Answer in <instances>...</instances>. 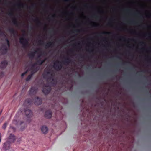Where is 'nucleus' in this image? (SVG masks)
Instances as JSON below:
<instances>
[{"label": "nucleus", "mask_w": 151, "mask_h": 151, "mask_svg": "<svg viewBox=\"0 0 151 151\" xmlns=\"http://www.w3.org/2000/svg\"><path fill=\"white\" fill-rule=\"evenodd\" d=\"M60 63V62L58 60H57L54 62L53 67L55 70L59 71L63 67V65Z\"/></svg>", "instance_id": "obj_3"}, {"label": "nucleus", "mask_w": 151, "mask_h": 151, "mask_svg": "<svg viewBox=\"0 0 151 151\" xmlns=\"http://www.w3.org/2000/svg\"><path fill=\"white\" fill-rule=\"evenodd\" d=\"M20 43L22 45V47L26 48L29 45V42L27 39L24 37L20 38L19 39Z\"/></svg>", "instance_id": "obj_2"}, {"label": "nucleus", "mask_w": 151, "mask_h": 151, "mask_svg": "<svg viewBox=\"0 0 151 151\" xmlns=\"http://www.w3.org/2000/svg\"><path fill=\"white\" fill-rule=\"evenodd\" d=\"M7 45L9 47L10 46V44L9 42H8L7 43Z\"/></svg>", "instance_id": "obj_33"}, {"label": "nucleus", "mask_w": 151, "mask_h": 151, "mask_svg": "<svg viewBox=\"0 0 151 151\" xmlns=\"http://www.w3.org/2000/svg\"><path fill=\"white\" fill-rule=\"evenodd\" d=\"M64 1H65V2H68V0H65Z\"/></svg>", "instance_id": "obj_43"}, {"label": "nucleus", "mask_w": 151, "mask_h": 151, "mask_svg": "<svg viewBox=\"0 0 151 151\" xmlns=\"http://www.w3.org/2000/svg\"><path fill=\"white\" fill-rule=\"evenodd\" d=\"M129 22L130 23H134V22L133 21H130Z\"/></svg>", "instance_id": "obj_37"}, {"label": "nucleus", "mask_w": 151, "mask_h": 151, "mask_svg": "<svg viewBox=\"0 0 151 151\" xmlns=\"http://www.w3.org/2000/svg\"><path fill=\"white\" fill-rule=\"evenodd\" d=\"M37 65V63H34V64L32 65V66L31 68V69L32 70H33L35 68V65Z\"/></svg>", "instance_id": "obj_25"}, {"label": "nucleus", "mask_w": 151, "mask_h": 151, "mask_svg": "<svg viewBox=\"0 0 151 151\" xmlns=\"http://www.w3.org/2000/svg\"><path fill=\"white\" fill-rule=\"evenodd\" d=\"M54 43L52 42H49L47 43L45 45L46 48H48L54 45Z\"/></svg>", "instance_id": "obj_16"}, {"label": "nucleus", "mask_w": 151, "mask_h": 151, "mask_svg": "<svg viewBox=\"0 0 151 151\" xmlns=\"http://www.w3.org/2000/svg\"><path fill=\"white\" fill-rule=\"evenodd\" d=\"M31 29H32V27H31Z\"/></svg>", "instance_id": "obj_53"}, {"label": "nucleus", "mask_w": 151, "mask_h": 151, "mask_svg": "<svg viewBox=\"0 0 151 151\" xmlns=\"http://www.w3.org/2000/svg\"><path fill=\"white\" fill-rule=\"evenodd\" d=\"M37 88L35 87H32L29 90V94L30 95H35L37 91Z\"/></svg>", "instance_id": "obj_6"}, {"label": "nucleus", "mask_w": 151, "mask_h": 151, "mask_svg": "<svg viewBox=\"0 0 151 151\" xmlns=\"http://www.w3.org/2000/svg\"><path fill=\"white\" fill-rule=\"evenodd\" d=\"M102 34H108L109 35L112 33L111 32H103L101 33Z\"/></svg>", "instance_id": "obj_27"}, {"label": "nucleus", "mask_w": 151, "mask_h": 151, "mask_svg": "<svg viewBox=\"0 0 151 151\" xmlns=\"http://www.w3.org/2000/svg\"><path fill=\"white\" fill-rule=\"evenodd\" d=\"M4 73L3 72L0 73V77L1 78L4 76Z\"/></svg>", "instance_id": "obj_30"}, {"label": "nucleus", "mask_w": 151, "mask_h": 151, "mask_svg": "<svg viewBox=\"0 0 151 151\" xmlns=\"http://www.w3.org/2000/svg\"><path fill=\"white\" fill-rule=\"evenodd\" d=\"M46 29V28H45L44 29Z\"/></svg>", "instance_id": "obj_55"}, {"label": "nucleus", "mask_w": 151, "mask_h": 151, "mask_svg": "<svg viewBox=\"0 0 151 151\" xmlns=\"http://www.w3.org/2000/svg\"><path fill=\"white\" fill-rule=\"evenodd\" d=\"M70 51L71 52H73V50H70Z\"/></svg>", "instance_id": "obj_41"}, {"label": "nucleus", "mask_w": 151, "mask_h": 151, "mask_svg": "<svg viewBox=\"0 0 151 151\" xmlns=\"http://www.w3.org/2000/svg\"><path fill=\"white\" fill-rule=\"evenodd\" d=\"M96 15H94L93 16V17H96Z\"/></svg>", "instance_id": "obj_47"}, {"label": "nucleus", "mask_w": 151, "mask_h": 151, "mask_svg": "<svg viewBox=\"0 0 151 151\" xmlns=\"http://www.w3.org/2000/svg\"><path fill=\"white\" fill-rule=\"evenodd\" d=\"M12 128L13 129H15V128H14V127H12Z\"/></svg>", "instance_id": "obj_42"}, {"label": "nucleus", "mask_w": 151, "mask_h": 151, "mask_svg": "<svg viewBox=\"0 0 151 151\" xmlns=\"http://www.w3.org/2000/svg\"><path fill=\"white\" fill-rule=\"evenodd\" d=\"M8 15L10 16H14V14L12 12H10L9 13Z\"/></svg>", "instance_id": "obj_29"}, {"label": "nucleus", "mask_w": 151, "mask_h": 151, "mask_svg": "<svg viewBox=\"0 0 151 151\" xmlns=\"http://www.w3.org/2000/svg\"><path fill=\"white\" fill-rule=\"evenodd\" d=\"M80 30H76V32H80Z\"/></svg>", "instance_id": "obj_39"}, {"label": "nucleus", "mask_w": 151, "mask_h": 151, "mask_svg": "<svg viewBox=\"0 0 151 151\" xmlns=\"http://www.w3.org/2000/svg\"><path fill=\"white\" fill-rule=\"evenodd\" d=\"M17 5L18 6V7L19 8V7H24V5L23 4H22V3H19V4H17Z\"/></svg>", "instance_id": "obj_23"}, {"label": "nucleus", "mask_w": 151, "mask_h": 151, "mask_svg": "<svg viewBox=\"0 0 151 151\" xmlns=\"http://www.w3.org/2000/svg\"><path fill=\"white\" fill-rule=\"evenodd\" d=\"M0 50L2 54H5L7 52L8 49L5 45H3L1 48Z\"/></svg>", "instance_id": "obj_8"}, {"label": "nucleus", "mask_w": 151, "mask_h": 151, "mask_svg": "<svg viewBox=\"0 0 151 151\" xmlns=\"http://www.w3.org/2000/svg\"><path fill=\"white\" fill-rule=\"evenodd\" d=\"M38 43L40 45H43L44 44L43 41L41 40H40L38 41Z\"/></svg>", "instance_id": "obj_28"}, {"label": "nucleus", "mask_w": 151, "mask_h": 151, "mask_svg": "<svg viewBox=\"0 0 151 151\" xmlns=\"http://www.w3.org/2000/svg\"><path fill=\"white\" fill-rule=\"evenodd\" d=\"M26 5V6H27V7L28 8V6H27V5Z\"/></svg>", "instance_id": "obj_50"}, {"label": "nucleus", "mask_w": 151, "mask_h": 151, "mask_svg": "<svg viewBox=\"0 0 151 151\" xmlns=\"http://www.w3.org/2000/svg\"><path fill=\"white\" fill-rule=\"evenodd\" d=\"M36 6V4H32L31 6L29 7V9L31 11H32V10L34 8H35V7Z\"/></svg>", "instance_id": "obj_20"}, {"label": "nucleus", "mask_w": 151, "mask_h": 151, "mask_svg": "<svg viewBox=\"0 0 151 151\" xmlns=\"http://www.w3.org/2000/svg\"><path fill=\"white\" fill-rule=\"evenodd\" d=\"M41 130L43 133L46 134L48 132V129L47 127L44 126L42 127Z\"/></svg>", "instance_id": "obj_12"}, {"label": "nucleus", "mask_w": 151, "mask_h": 151, "mask_svg": "<svg viewBox=\"0 0 151 151\" xmlns=\"http://www.w3.org/2000/svg\"><path fill=\"white\" fill-rule=\"evenodd\" d=\"M24 112L26 116L28 118H30L32 116V112L29 109H25Z\"/></svg>", "instance_id": "obj_5"}, {"label": "nucleus", "mask_w": 151, "mask_h": 151, "mask_svg": "<svg viewBox=\"0 0 151 151\" xmlns=\"http://www.w3.org/2000/svg\"><path fill=\"white\" fill-rule=\"evenodd\" d=\"M8 31L12 34H13L14 36L17 35V33L13 28H9L8 29Z\"/></svg>", "instance_id": "obj_15"}, {"label": "nucleus", "mask_w": 151, "mask_h": 151, "mask_svg": "<svg viewBox=\"0 0 151 151\" xmlns=\"http://www.w3.org/2000/svg\"><path fill=\"white\" fill-rule=\"evenodd\" d=\"M42 4H43L44 5V6L45 7H46L47 6V5L46 4H44L43 3Z\"/></svg>", "instance_id": "obj_38"}, {"label": "nucleus", "mask_w": 151, "mask_h": 151, "mask_svg": "<svg viewBox=\"0 0 151 151\" xmlns=\"http://www.w3.org/2000/svg\"><path fill=\"white\" fill-rule=\"evenodd\" d=\"M78 44H80V43H78Z\"/></svg>", "instance_id": "obj_58"}, {"label": "nucleus", "mask_w": 151, "mask_h": 151, "mask_svg": "<svg viewBox=\"0 0 151 151\" xmlns=\"http://www.w3.org/2000/svg\"><path fill=\"white\" fill-rule=\"evenodd\" d=\"M27 73V72H25L22 73L21 75V77H23V76H24Z\"/></svg>", "instance_id": "obj_32"}, {"label": "nucleus", "mask_w": 151, "mask_h": 151, "mask_svg": "<svg viewBox=\"0 0 151 151\" xmlns=\"http://www.w3.org/2000/svg\"><path fill=\"white\" fill-rule=\"evenodd\" d=\"M35 53V52H32L29 54V56L33 58L34 57Z\"/></svg>", "instance_id": "obj_22"}, {"label": "nucleus", "mask_w": 151, "mask_h": 151, "mask_svg": "<svg viewBox=\"0 0 151 151\" xmlns=\"http://www.w3.org/2000/svg\"><path fill=\"white\" fill-rule=\"evenodd\" d=\"M83 103H84V100H82V104H81V106L82 105V104H83Z\"/></svg>", "instance_id": "obj_40"}, {"label": "nucleus", "mask_w": 151, "mask_h": 151, "mask_svg": "<svg viewBox=\"0 0 151 151\" xmlns=\"http://www.w3.org/2000/svg\"><path fill=\"white\" fill-rule=\"evenodd\" d=\"M70 61L71 60L70 58L68 57H67L65 58V60L63 61L62 62L64 65H68Z\"/></svg>", "instance_id": "obj_11"}, {"label": "nucleus", "mask_w": 151, "mask_h": 151, "mask_svg": "<svg viewBox=\"0 0 151 151\" xmlns=\"http://www.w3.org/2000/svg\"><path fill=\"white\" fill-rule=\"evenodd\" d=\"M46 29V28H45L44 29Z\"/></svg>", "instance_id": "obj_57"}, {"label": "nucleus", "mask_w": 151, "mask_h": 151, "mask_svg": "<svg viewBox=\"0 0 151 151\" xmlns=\"http://www.w3.org/2000/svg\"><path fill=\"white\" fill-rule=\"evenodd\" d=\"M8 139L10 140L11 143H14L16 140L15 136L14 134H10L8 137Z\"/></svg>", "instance_id": "obj_9"}, {"label": "nucleus", "mask_w": 151, "mask_h": 151, "mask_svg": "<svg viewBox=\"0 0 151 151\" xmlns=\"http://www.w3.org/2000/svg\"><path fill=\"white\" fill-rule=\"evenodd\" d=\"M83 109H85L87 112H89V110L88 108H87L86 106H85L84 107Z\"/></svg>", "instance_id": "obj_31"}, {"label": "nucleus", "mask_w": 151, "mask_h": 151, "mask_svg": "<svg viewBox=\"0 0 151 151\" xmlns=\"http://www.w3.org/2000/svg\"><path fill=\"white\" fill-rule=\"evenodd\" d=\"M23 32H25V31L24 30H23Z\"/></svg>", "instance_id": "obj_48"}, {"label": "nucleus", "mask_w": 151, "mask_h": 151, "mask_svg": "<svg viewBox=\"0 0 151 151\" xmlns=\"http://www.w3.org/2000/svg\"><path fill=\"white\" fill-rule=\"evenodd\" d=\"M9 145L8 141H6V142L4 143L3 146V148L6 150L9 149Z\"/></svg>", "instance_id": "obj_13"}, {"label": "nucleus", "mask_w": 151, "mask_h": 151, "mask_svg": "<svg viewBox=\"0 0 151 151\" xmlns=\"http://www.w3.org/2000/svg\"><path fill=\"white\" fill-rule=\"evenodd\" d=\"M83 114V113L82 114L83 116V117H85V116H84V115Z\"/></svg>", "instance_id": "obj_46"}, {"label": "nucleus", "mask_w": 151, "mask_h": 151, "mask_svg": "<svg viewBox=\"0 0 151 151\" xmlns=\"http://www.w3.org/2000/svg\"><path fill=\"white\" fill-rule=\"evenodd\" d=\"M33 101H34V104L37 105H40L42 102V100L39 97H35V99H33L32 101L31 99L28 98L26 99L25 101V103H27L29 105L32 104Z\"/></svg>", "instance_id": "obj_1"}, {"label": "nucleus", "mask_w": 151, "mask_h": 151, "mask_svg": "<svg viewBox=\"0 0 151 151\" xmlns=\"http://www.w3.org/2000/svg\"><path fill=\"white\" fill-rule=\"evenodd\" d=\"M39 68L38 67H36L33 70L35 72H37L39 70Z\"/></svg>", "instance_id": "obj_26"}, {"label": "nucleus", "mask_w": 151, "mask_h": 151, "mask_svg": "<svg viewBox=\"0 0 151 151\" xmlns=\"http://www.w3.org/2000/svg\"><path fill=\"white\" fill-rule=\"evenodd\" d=\"M149 27H151V26H149Z\"/></svg>", "instance_id": "obj_52"}, {"label": "nucleus", "mask_w": 151, "mask_h": 151, "mask_svg": "<svg viewBox=\"0 0 151 151\" xmlns=\"http://www.w3.org/2000/svg\"><path fill=\"white\" fill-rule=\"evenodd\" d=\"M5 40L7 42V43L8 42H9V40L7 38H6L5 39Z\"/></svg>", "instance_id": "obj_34"}, {"label": "nucleus", "mask_w": 151, "mask_h": 151, "mask_svg": "<svg viewBox=\"0 0 151 151\" xmlns=\"http://www.w3.org/2000/svg\"><path fill=\"white\" fill-rule=\"evenodd\" d=\"M8 63L6 60H5L2 61L0 64V67L2 69H4L6 67Z\"/></svg>", "instance_id": "obj_7"}, {"label": "nucleus", "mask_w": 151, "mask_h": 151, "mask_svg": "<svg viewBox=\"0 0 151 151\" xmlns=\"http://www.w3.org/2000/svg\"><path fill=\"white\" fill-rule=\"evenodd\" d=\"M55 16V15H54L52 16V17H54Z\"/></svg>", "instance_id": "obj_44"}, {"label": "nucleus", "mask_w": 151, "mask_h": 151, "mask_svg": "<svg viewBox=\"0 0 151 151\" xmlns=\"http://www.w3.org/2000/svg\"><path fill=\"white\" fill-rule=\"evenodd\" d=\"M13 24L17 27L19 25V23L15 18H14L12 21Z\"/></svg>", "instance_id": "obj_18"}, {"label": "nucleus", "mask_w": 151, "mask_h": 151, "mask_svg": "<svg viewBox=\"0 0 151 151\" xmlns=\"http://www.w3.org/2000/svg\"><path fill=\"white\" fill-rule=\"evenodd\" d=\"M46 29V28H45L44 29Z\"/></svg>", "instance_id": "obj_56"}, {"label": "nucleus", "mask_w": 151, "mask_h": 151, "mask_svg": "<svg viewBox=\"0 0 151 151\" xmlns=\"http://www.w3.org/2000/svg\"><path fill=\"white\" fill-rule=\"evenodd\" d=\"M46 73L47 74H50L51 76H52L53 75V72L51 71V70L50 69H49L47 70L46 72ZM52 78V76H51L50 78Z\"/></svg>", "instance_id": "obj_19"}, {"label": "nucleus", "mask_w": 151, "mask_h": 151, "mask_svg": "<svg viewBox=\"0 0 151 151\" xmlns=\"http://www.w3.org/2000/svg\"><path fill=\"white\" fill-rule=\"evenodd\" d=\"M45 117L47 118H50L52 116V113L51 110H48L45 112Z\"/></svg>", "instance_id": "obj_10"}, {"label": "nucleus", "mask_w": 151, "mask_h": 151, "mask_svg": "<svg viewBox=\"0 0 151 151\" xmlns=\"http://www.w3.org/2000/svg\"><path fill=\"white\" fill-rule=\"evenodd\" d=\"M93 50H91V52H93Z\"/></svg>", "instance_id": "obj_54"}, {"label": "nucleus", "mask_w": 151, "mask_h": 151, "mask_svg": "<svg viewBox=\"0 0 151 151\" xmlns=\"http://www.w3.org/2000/svg\"><path fill=\"white\" fill-rule=\"evenodd\" d=\"M0 33H1V35L2 34H4V33L3 32L1 31V30L0 29Z\"/></svg>", "instance_id": "obj_36"}, {"label": "nucleus", "mask_w": 151, "mask_h": 151, "mask_svg": "<svg viewBox=\"0 0 151 151\" xmlns=\"http://www.w3.org/2000/svg\"><path fill=\"white\" fill-rule=\"evenodd\" d=\"M140 43H142V44H144V42H140Z\"/></svg>", "instance_id": "obj_45"}, {"label": "nucleus", "mask_w": 151, "mask_h": 151, "mask_svg": "<svg viewBox=\"0 0 151 151\" xmlns=\"http://www.w3.org/2000/svg\"><path fill=\"white\" fill-rule=\"evenodd\" d=\"M46 60V59H45L43 60L39 59L37 61L36 63H37V65L38 64L40 65H42L45 61Z\"/></svg>", "instance_id": "obj_14"}, {"label": "nucleus", "mask_w": 151, "mask_h": 151, "mask_svg": "<svg viewBox=\"0 0 151 151\" xmlns=\"http://www.w3.org/2000/svg\"><path fill=\"white\" fill-rule=\"evenodd\" d=\"M83 56H81V58H83Z\"/></svg>", "instance_id": "obj_51"}, {"label": "nucleus", "mask_w": 151, "mask_h": 151, "mask_svg": "<svg viewBox=\"0 0 151 151\" xmlns=\"http://www.w3.org/2000/svg\"><path fill=\"white\" fill-rule=\"evenodd\" d=\"M121 39L122 40H125V38L124 37H122Z\"/></svg>", "instance_id": "obj_35"}, {"label": "nucleus", "mask_w": 151, "mask_h": 151, "mask_svg": "<svg viewBox=\"0 0 151 151\" xmlns=\"http://www.w3.org/2000/svg\"><path fill=\"white\" fill-rule=\"evenodd\" d=\"M51 90V88L48 85L44 86L42 88V91L44 93L47 94L49 93Z\"/></svg>", "instance_id": "obj_4"}, {"label": "nucleus", "mask_w": 151, "mask_h": 151, "mask_svg": "<svg viewBox=\"0 0 151 151\" xmlns=\"http://www.w3.org/2000/svg\"><path fill=\"white\" fill-rule=\"evenodd\" d=\"M34 21L37 22V24L38 25H40L42 23L40 21L39 18L37 17H36L35 19L34 20Z\"/></svg>", "instance_id": "obj_17"}, {"label": "nucleus", "mask_w": 151, "mask_h": 151, "mask_svg": "<svg viewBox=\"0 0 151 151\" xmlns=\"http://www.w3.org/2000/svg\"><path fill=\"white\" fill-rule=\"evenodd\" d=\"M7 124L6 123H5L2 126V128L4 129H5L7 127Z\"/></svg>", "instance_id": "obj_24"}, {"label": "nucleus", "mask_w": 151, "mask_h": 151, "mask_svg": "<svg viewBox=\"0 0 151 151\" xmlns=\"http://www.w3.org/2000/svg\"><path fill=\"white\" fill-rule=\"evenodd\" d=\"M127 11H128L129 10H126Z\"/></svg>", "instance_id": "obj_49"}, {"label": "nucleus", "mask_w": 151, "mask_h": 151, "mask_svg": "<svg viewBox=\"0 0 151 151\" xmlns=\"http://www.w3.org/2000/svg\"><path fill=\"white\" fill-rule=\"evenodd\" d=\"M32 76V74H31L30 75H29L26 78V81H29L31 78Z\"/></svg>", "instance_id": "obj_21"}]
</instances>
